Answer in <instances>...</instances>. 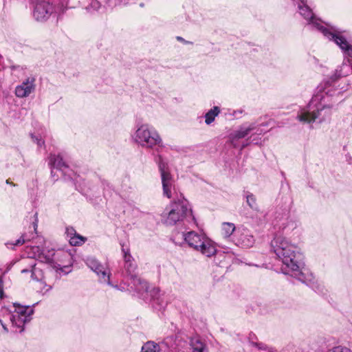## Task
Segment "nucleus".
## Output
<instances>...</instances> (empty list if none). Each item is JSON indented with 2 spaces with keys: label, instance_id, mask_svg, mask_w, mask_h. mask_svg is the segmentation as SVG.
Masks as SVG:
<instances>
[{
  "label": "nucleus",
  "instance_id": "15",
  "mask_svg": "<svg viewBox=\"0 0 352 352\" xmlns=\"http://www.w3.org/2000/svg\"><path fill=\"white\" fill-rule=\"evenodd\" d=\"M255 129L256 124L252 123L248 126L245 125L241 126L239 129L231 133L229 135V139L233 147L239 148L241 150V144L239 143V140L248 136Z\"/></svg>",
  "mask_w": 352,
  "mask_h": 352
},
{
  "label": "nucleus",
  "instance_id": "55",
  "mask_svg": "<svg viewBox=\"0 0 352 352\" xmlns=\"http://www.w3.org/2000/svg\"><path fill=\"white\" fill-rule=\"evenodd\" d=\"M253 336H255V334H253V336H252V333H250V338H253Z\"/></svg>",
  "mask_w": 352,
  "mask_h": 352
},
{
  "label": "nucleus",
  "instance_id": "49",
  "mask_svg": "<svg viewBox=\"0 0 352 352\" xmlns=\"http://www.w3.org/2000/svg\"><path fill=\"white\" fill-rule=\"evenodd\" d=\"M33 226H34V230L36 231V228H37V221L36 220L34 222H33Z\"/></svg>",
  "mask_w": 352,
  "mask_h": 352
},
{
  "label": "nucleus",
  "instance_id": "36",
  "mask_svg": "<svg viewBox=\"0 0 352 352\" xmlns=\"http://www.w3.org/2000/svg\"><path fill=\"white\" fill-rule=\"evenodd\" d=\"M327 352H352L351 349L347 347L338 346H335L331 349H329Z\"/></svg>",
  "mask_w": 352,
  "mask_h": 352
},
{
  "label": "nucleus",
  "instance_id": "34",
  "mask_svg": "<svg viewBox=\"0 0 352 352\" xmlns=\"http://www.w3.org/2000/svg\"><path fill=\"white\" fill-rule=\"evenodd\" d=\"M272 122V120H270L269 122H263L258 125V127L256 126V129H254V130H256L255 133H256L259 135L265 134L266 132L268 131V130L264 129H263V127L269 126Z\"/></svg>",
  "mask_w": 352,
  "mask_h": 352
},
{
  "label": "nucleus",
  "instance_id": "17",
  "mask_svg": "<svg viewBox=\"0 0 352 352\" xmlns=\"http://www.w3.org/2000/svg\"><path fill=\"white\" fill-rule=\"evenodd\" d=\"M214 256V263L220 267H227L231 258L228 252L217 250L215 248V252L212 255Z\"/></svg>",
  "mask_w": 352,
  "mask_h": 352
},
{
  "label": "nucleus",
  "instance_id": "7",
  "mask_svg": "<svg viewBox=\"0 0 352 352\" xmlns=\"http://www.w3.org/2000/svg\"><path fill=\"white\" fill-rule=\"evenodd\" d=\"M184 241L180 244L181 246L188 245L190 248L197 251H199L204 255L210 257L215 252V246L212 241L206 239L195 231H190L182 234Z\"/></svg>",
  "mask_w": 352,
  "mask_h": 352
},
{
  "label": "nucleus",
  "instance_id": "12",
  "mask_svg": "<svg viewBox=\"0 0 352 352\" xmlns=\"http://www.w3.org/2000/svg\"><path fill=\"white\" fill-rule=\"evenodd\" d=\"M136 296L140 298H148L149 297V302L153 308L162 313H163L168 305L166 296L161 292L158 287H154L150 291L148 289L147 293H144L141 297L139 296L138 293H136Z\"/></svg>",
  "mask_w": 352,
  "mask_h": 352
},
{
  "label": "nucleus",
  "instance_id": "10",
  "mask_svg": "<svg viewBox=\"0 0 352 352\" xmlns=\"http://www.w3.org/2000/svg\"><path fill=\"white\" fill-rule=\"evenodd\" d=\"M72 182L75 186L76 189L94 204L100 197V188L98 184H94L90 181H85L78 175L76 176V179Z\"/></svg>",
  "mask_w": 352,
  "mask_h": 352
},
{
  "label": "nucleus",
  "instance_id": "11",
  "mask_svg": "<svg viewBox=\"0 0 352 352\" xmlns=\"http://www.w3.org/2000/svg\"><path fill=\"white\" fill-rule=\"evenodd\" d=\"M294 6H296L299 14L307 21V25L308 28L313 30H316L318 32L320 30V27L324 25L320 24V19L318 18L313 12L312 10L308 6L305 0H291Z\"/></svg>",
  "mask_w": 352,
  "mask_h": 352
},
{
  "label": "nucleus",
  "instance_id": "39",
  "mask_svg": "<svg viewBox=\"0 0 352 352\" xmlns=\"http://www.w3.org/2000/svg\"><path fill=\"white\" fill-rule=\"evenodd\" d=\"M32 138L33 140V141L37 144V145L39 146V147H41L42 145L44 144L45 142L44 140H42V138H38L37 136H35V135H32Z\"/></svg>",
  "mask_w": 352,
  "mask_h": 352
},
{
  "label": "nucleus",
  "instance_id": "5",
  "mask_svg": "<svg viewBox=\"0 0 352 352\" xmlns=\"http://www.w3.org/2000/svg\"><path fill=\"white\" fill-rule=\"evenodd\" d=\"M124 265L123 276L130 280L131 288L138 293L140 297L144 293H147L148 283L141 279L136 273L138 265L131 255H128L124 258Z\"/></svg>",
  "mask_w": 352,
  "mask_h": 352
},
{
  "label": "nucleus",
  "instance_id": "16",
  "mask_svg": "<svg viewBox=\"0 0 352 352\" xmlns=\"http://www.w3.org/2000/svg\"><path fill=\"white\" fill-rule=\"evenodd\" d=\"M179 342L180 340H178L177 335H170L157 343L161 352H177Z\"/></svg>",
  "mask_w": 352,
  "mask_h": 352
},
{
  "label": "nucleus",
  "instance_id": "56",
  "mask_svg": "<svg viewBox=\"0 0 352 352\" xmlns=\"http://www.w3.org/2000/svg\"><path fill=\"white\" fill-rule=\"evenodd\" d=\"M281 174L285 177V173L283 172H281Z\"/></svg>",
  "mask_w": 352,
  "mask_h": 352
},
{
  "label": "nucleus",
  "instance_id": "28",
  "mask_svg": "<svg viewBox=\"0 0 352 352\" xmlns=\"http://www.w3.org/2000/svg\"><path fill=\"white\" fill-rule=\"evenodd\" d=\"M140 352H161V351L157 342L149 340L142 345Z\"/></svg>",
  "mask_w": 352,
  "mask_h": 352
},
{
  "label": "nucleus",
  "instance_id": "47",
  "mask_svg": "<svg viewBox=\"0 0 352 352\" xmlns=\"http://www.w3.org/2000/svg\"><path fill=\"white\" fill-rule=\"evenodd\" d=\"M346 161L348 162L349 164H351V161H352V157L350 155H346Z\"/></svg>",
  "mask_w": 352,
  "mask_h": 352
},
{
  "label": "nucleus",
  "instance_id": "14",
  "mask_svg": "<svg viewBox=\"0 0 352 352\" xmlns=\"http://www.w3.org/2000/svg\"><path fill=\"white\" fill-rule=\"evenodd\" d=\"M232 241L239 247L248 248L253 246L254 238L249 230L239 227L235 230Z\"/></svg>",
  "mask_w": 352,
  "mask_h": 352
},
{
  "label": "nucleus",
  "instance_id": "41",
  "mask_svg": "<svg viewBox=\"0 0 352 352\" xmlns=\"http://www.w3.org/2000/svg\"><path fill=\"white\" fill-rule=\"evenodd\" d=\"M104 1L109 6H116L122 2V0H104Z\"/></svg>",
  "mask_w": 352,
  "mask_h": 352
},
{
  "label": "nucleus",
  "instance_id": "8",
  "mask_svg": "<svg viewBox=\"0 0 352 352\" xmlns=\"http://www.w3.org/2000/svg\"><path fill=\"white\" fill-rule=\"evenodd\" d=\"M133 139L136 143L146 148H153L154 146L164 147L157 131L148 124H142L138 128Z\"/></svg>",
  "mask_w": 352,
  "mask_h": 352
},
{
  "label": "nucleus",
  "instance_id": "21",
  "mask_svg": "<svg viewBox=\"0 0 352 352\" xmlns=\"http://www.w3.org/2000/svg\"><path fill=\"white\" fill-rule=\"evenodd\" d=\"M243 197L246 199V203L248 206L254 211H258L259 207L256 203V199L254 194L252 192L243 190Z\"/></svg>",
  "mask_w": 352,
  "mask_h": 352
},
{
  "label": "nucleus",
  "instance_id": "48",
  "mask_svg": "<svg viewBox=\"0 0 352 352\" xmlns=\"http://www.w3.org/2000/svg\"><path fill=\"white\" fill-rule=\"evenodd\" d=\"M19 67H20L19 65H12V66H11L10 68H11L12 70H15V69H18Z\"/></svg>",
  "mask_w": 352,
  "mask_h": 352
},
{
  "label": "nucleus",
  "instance_id": "23",
  "mask_svg": "<svg viewBox=\"0 0 352 352\" xmlns=\"http://www.w3.org/2000/svg\"><path fill=\"white\" fill-rule=\"evenodd\" d=\"M250 144L255 145H261L262 140L261 137L256 133H252L250 137L244 140L241 146V151L249 146Z\"/></svg>",
  "mask_w": 352,
  "mask_h": 352
},
{
  "label": "nucleus",
  "instance_id": "32",
  "mask_svg": "<svg viewBox=\"0 0 352 352\" xmlns=\"http://www.w3.org/2000/svg\"><path fill=\"white\" fill-rule=\"evenodd\" d=\"M26 241H30V239L25 238V234H23L19 239L14 241H9L6 243L8 248L14 249L15 246L22 245Z\"/></svg>",
  "mask_w": 352,
  "mask_h": 352
},
{
  "label": "nucleus",
  "instance_id": "25",
  "mask_svg": "<svg viewBox=\"0 0 352 352\" xmlns=\"http://www.w3.org/2000/svg\"><path fill=\"white\" fill-rule=\"evenodd\" d=\"M220 111L221 110L219 107H213L205 114V123L207 125L212 124L214 121L215 118L220 113Z\"/></svg>",
  "mask_w": 352,
  "mask_h": 352
},
{
  "label": "nucleus",
  "instance_id": "53",
  "mask_svg": "<svg viewBox=\"0 0 352 352\" xmlns=\"http://www.w3.org/2000/svg\"><path fill=\"white\" fill-rule=\"evenodd\" d=\"M253 336H255V334H253V336H252V333H250V338H253Z\"/></svg>",
  "mask_w": 352,
  "mask_h": 352
},
{
  "label": "nucleus",
  "instance_id": "20",
  "mask_svg": "<svg viewBox=\"0 0 352 352\" xmlns=\"http://www.w3.org/2000/svg\"><path fill=\"white\" fill-rule=\"evenodd\" d=\"M26 317H22L19 315H16L14 314L10 316V321L12 325L16 326L17 328L20 329L19 332L21 333L25 329V324L29 322L30 320Z\"/></svg>",
  "mask_w": 352,
  "mask_h": 352
},
{
  "label": "nucleus",
  "instance_id": "24",
  "mask_svg": "<svg viewBox=\"0 0 352 352\" xmlns=\"http://www.w3.org/2000/svg\"><path fill=\"white\" fill-rule=\"evenodd\" d=\"M35 90V85H29L25 87H16L15 95L19 98H25L28 96L31 93Z\"/></svg>",
  "mask_w": 352,
  "mask_h": 352
},
{
  "label": "nucleus",
  "instance_id": "29",
  "mask_svg": "<svg viewBox=\"0 0 352 352\" xmlns=\"http://www.w3.org/2000/svg\"><path fill=\"white\" fill-rule=\"evenodd\" d=\"M72 262H70L69 265L64 266H61L60 264L56 263L55 264H53L51 269L54 270L56 273L59 274V275H67L72 272Z\"/></svg>",
  "mask_w": 352,
  "mask_h": 352
},
{
  "label": "nucleus",
  "instance_id": "50",
  "mask_svg": "<svg viewBox=\"0 0 352 352\" xmlns=\"http://www.w3.org/2000/svg\"><path fill=\"white\" fill-rule=\"evenodd\" d=\"M6 184H10V185L14 186H16V185H15L14 184H13L12 182H10L8 179V180H6Z\"/></svg>",
  "mask_w": 352,
  "mask_h": 352
},
{
  "label": "nucleus",
  "instance_id": "43",
  "mask_svg": "<svg viewBox=\"0 0 352 352\" xmlns=\"http://www.w3.org/2000/svg\"><path fill=\"white\" fill-rule=\"evenodd\" d=\"M32 269L33 268L30 267V263H29L28 267L23 269L21 272V274H26V273H29V272L32 273Z\"/></svg>",
  "mask_w": 352,
  "mask_h": 352
},
{
  "label": "nucleus",
  "instance_id": "38",
  "mask_svg": "<svg viewBox=\"0 0 352 352\" xmlns=\"http://www.w3.org/2000/svg\"><path fill=\"white\" fill-rule=\"evenodd\" d=\"M78 234L76 231V230L72 227L69 226L67 227L65 229V234L67 236V238H68V240L71 238V236L76 235Z\"/></svg>",
  "mask_w": 352,
  "mask_h": 352
},
{
  "label": "nucleus",
  "instance_id": "6",
  "mask_svg": "<svg viewBox=\"0 0 352 352\" xmlns=\"http://www.w3.org/2000/svg\"><path fill=\"white\" fill-rule=\"evenodd\" d=\"M189 214L192 220L195 221V217L192 214V210L189 208L188 201L183 198L174 201L170 205V210L167 214L163 216L162 223L168 226H172L177 223L182 221Z\"/></svg>",
  "mask_w": 352,
  "mask_h": 352
},
{
  "label": "nucleus",
  "instance_id": "37",
  "mask_svg": "<svg viewBox=\"0 0 352 352\" xmlns=\"http://www.w3.org/2000/svg\"><path fill=\"white\" fill-rule=\"evenodd\" d=\"M35 78L34 77H29L25 80H24L21 85H17L16 87H26L29 85H34Z\"/></svg>",
  "mask_w": 352,
  "mask_h": 352
},
{
  "label": "nucleus",
  "instance_id": "45",
  "mask_svg": "<svg viewBox=\"0 0 352 352\" xmlns=\"http://www.w3.org/2000/svg\"><path fill=\"white\" fill-rule=\"evenodd\" d=\"M3 281L0 280V298H3Z\"/></svg>",
  "mask_w": 352,
  "mask_h": 352
},
{
  "label": "nucleus",
  "instance_id": "26",
  "mask_svg": "<svg viewBox=\"0 0 352 352\" xmlns=\"http://www.w3.org/2000/svg\"><path fill=\"white\" fill-rule=\"evenodd\" d=\"M236 229L235 225L232 223L223 222L221 226L222 234L225 238L233 236Z\"/></svg>",
  "mask_w": 352,
  "mask_h": 352
},
{
  "label": "nucleus",
  "instance_id": "18",
  "mask_svg": "<svg viewBox=\"0 0 352 352\" xmlns=\"http://www.w3.org/2000/svg\"><path fill=\"white\" fill-rule=\"evenodd\" d=\"M55 255L56 253L54 249L46 251L43 248L38 254V259L42 263H47L49 265V267L51 268L53 266V264L56 263L54 261Z\"/></svg>",
  "mask_w": 352,
  "mask_h": 352
},
{
  "label": "nucleus",
  "instance_id": "19",
  "mask_svg": "<svg viewBox=\"0 0 352 352\" xmlns=\"http://www.w3.org/2000/svg\"><path fill=\"white\" fill-rule=\"evenodd\" d=\"M38 302L34 304L32 306L30 305H21L19 303H14V314L19 315L22 317H26L28 316V318L31 320V316L34 314V309L32 308L35 305H37Z\"/></svg>",
  "mask_w": 352,
  "mask_h": 352
},
{
  "label": "nucleus",
  "instance_id": "3",
  "mask_svg": "<svg viewBox=\"0 0 352 352\" xmlns=\"http://www.w3.org/2000/svg\"><path fill=\"white\" fill-rule=\"evenodd\" d=\"M48 165L51 170V177L57 181L63 177L65 181L72 182L76 179V173L72 170L60 153H50L48 157Z\"/></svg>",
  "mask_w": 352,
  "mask_h": 352
},
{
  "label": "nucleus",
  "instance_id": "51",
  "mask_svg": "<svg viewBox=\"0 0 352 352\" xmlns=\"http://www.w3.org/2000/svg\"><path fill=\"white\" fill-rule=\"evenodd\" d=\"M68 254L70 256V259L73 261V254H72L71 251L69 252H68Z\"/></svg>",
  "mask_w": 352,
  "mask_h": 352
},
{
  "label": "nucleus",
  "instance_id": "54",
  "mask_svg": "<svg viewBox=\"0 0 352 352\" xmlns=\"http://www.w3.org/2000/svg\"><path fill=\"white\" fill-rule=\"evenodd\" d=\"M253 336H255V334H253V336H252V333H250V338H253Z\"/></svg>",
  "mask_w": 352,
  "mask_h": 352
},
{
  "label": "nucleus",
  "instance_id": "35",
  "mask_svg": "<svg viewBox=\"0 0 352 352\" xmlns=\"http://www.w3.org/2000/svg\"><path fill=\"white\" fill-rule=\"evenodd\" d=\"M120 244L121 245V248H122L121 250L123 253V258H125L126 256L131 255L130 253V248H129V246L126 244H125L124 242L120 241Z\"/></svg>",
  "mask_w": 352,
  "mask_h": 352
},
{
  "label": "nucleus",
  "instance_id": "2",
  "mask_svg": "<svg viewBox=\"0 0 352 352\" xmlns=\"http://www.w3.org/2000/svg\"><path fill=\"white\" fill-rule=\"evenodd\" d=\"M352 69V63L343 64L318 86L309 102L298 113L296 119L303 124H320L330 119L333 104L342 101V91L336 88L337 81Z\"/></svg>",
  "mask_w": 352,
  "mask_h": 352
},
{
  "label": "nucleus",
  "instance_id": "46",
  "mask_svg": "<svg viewBox=\"0 0 352 352\" xmlns=\"http://www.w3.org/2000/svg\"><path fill=\"white\" fill-rule=\"evenodd\" d=\"M101 185L103 187V190H105L106 186H109V184L106 182L104 180H101Z\"/></svg>",
  "mask_w": 352,
  "mask_h": 352
},
{
  "label": "nucleus",
  "instance_id": "1",
  "mask_svg": "<svg viewBox=\"0 0 352 352\" xmlns=\"http://www.w3.org/2000/svg\"><path fill=\"white\" fill-rule=\"evenodd\" d=\"M283 204L276 209L273 222L277 233L272 240L270 246L277 258L282 262L281 270L284 274L289 275L311 288L314 292L322 294L323 287L319 285L305 263V256L299 248L292 243L282 234L289 235L297 228V218L290 214L293 203L289 194L281 197Z\"/></svg>",
  "mask_w": 352,
  "mask_h": 352
},
{
  "label": "nucleus",
  "instance_id": "30",
  "mask_svg": "<svg viewBox=\"0 0 352 352\" xmlns=\"http://www.w3.org/2000/svg\"><path fill=\"white\" fill-rule=\"evenodd\" d=\"M190 345L192 346V352H208L205 344L198 339L191 340Z\"/></svg>",
  "mask_w": 352,
  "mask_h": 352
},
{
  "label": "nucleus",
  "instance_id": "33",
  "mask_svg": "<svg viewBox=\"0 0 352 352\" xmlns=\"http://www.w3.org/2000/svg\"><path fill=\"white\" fill-rule=\"evenodd\" d=\"M85 263L92 271H96V269L100 267V263L94 257H87L85 260Z\"/></svg>",
  "mask_w": 352,
  "mask_h": 352
},
{
  "label": "nucleus",
  "instance_id": "22",
  "mask_svg": "<svg viewBox=\"0 0 352 352\" xmlns=\"http://www.w3.org/2000/svg\"><path fill=\"white\" fill-rule=\"evenodd\" d=\"M100 278V281L104 283L108 284L109 285H111V283L110 281V274L107 272L104 267L100 263V267L96 269V271H94Z\"/></svg>",
  "mask_w": 352,
  "mask_h": 352
},
{
  "label": "nucleus",
  "instance_id": "31",
  "mask_svg": "<svg viewBox=\"0 0 352 352\" xmlns=\"http://www.w3.org/2000/svg\"><path fill=\"white\" fill-rule=\"evenodd\" d=\"M87 239L85 236H83L78 233L74 236H71L69 239V244L72 246H79L82 245L85 241H87Z\"/></svg>",
  "mask_w": 352,
  "mask_h": 352
},
{
  "label": "nucleus",
  "instance_id": "40",
  "mask_svg": "<svg viewBox=\"0 0 352 352\" xmlns=\"http://www.w3.org/2000/svg\"><path fill=\"white\" fill-rule=\"evenodd\" d=\"M90 6L94 10H98L100 8L101 3L98 0H91Z\"/></svg>",
  "mask_w": 352,
  "mask_h": 352
},
{
  "label": "nucleus",
  "instance_id": "9",
  "mask_svg": "<svg viewBox=\"0 0 352 352\" xmlns=\"http://www.w3.org/2000/svg\"><path fill=\"white\" fill-rule=\"evenodd\" d=\"M154 161L157 164L161 175L163 195L167 198L171 197V188L173 184V178L168 170L167 162L161 155H154Z\"/></svg>",
  "mask_w": 352,
  "mask_h": 352
},
{
  "label": "nucleus",
  "instance_id": "42",
  "mask_svg": "<svg viewBox=\"0 0 352 352\" xmlns=\"http://www.w3.org/2000/svg\"><path fill=\"white\" fill-rule=\"evenodd\" d=\"M176 39H177L178 41L182 42V43H184V44H185V45L192 44V43H193L192 41H186V40H185L183 37L179 36H177L176 37Z\"/></svg>",
  "mask_w": 352,
  "mask_h": 352
},
{
  "label": "nucleus",
  "instance_id": "57",
  "mask_svg": "<svg viewBox=\"0 0 352 352\" xmlns=\"http://www.w3.org/2000/svg\"><path fill=\"white\" fill-rule=\"evenodd\" d=\"M36 248L38 249V252H39V247H36Z\"/></svg>",
  "mask_w": 352,
  "mask_h": 352
},
{
  "label": "nucleus",
  "instance_id": "4",
  "mask_svg": "<svg viewBox=\"0 0 352 352\" xmlns=\"http://www.w3.org/2000/svg\"><path fill=\"white\" fill-rule=\"evenodd\" d=\"M323 27H320V32L329 41L333 42L341 50L342 53L348 50L352 44V37L346 30L340 28L329 23H324Z\"/></svg>",
  "mask_w": 352,
  "mask_h": 352
},
{
  "label": "nucleus",
  "instance_id": "13",
  "mask_svg": "<svg viewBox=\"0 0 352 352\" xmlns=\"http://www.w3.org/2000/svg\"><path fill=\"white\" fill-rule=\"evenodd\" d=\"M33 4V17L37 21L47 20L54 12V7L47 0H32Z\"/></svg>",
  "mask_w": 352,
  "mask_h": 352
},
{
  "label": "nucleus",
  "instance_id": "52",
  "mask_svg": "<svg viewBox=\"0 0 352 352\" xmlns=\"http://www.w3.org/2000/svg\"><path fill=\"white\" fill-rule=\"evenodd\" d=\"M247 265H250V266H256V267H258V265H254L252 263H247Z\"/></svg>",
  "mask_w": 352,
  "mask_h": 352
},
{
  "label": "nucleus",
  "instance_id": "27",
  "mask_svg": "<svg viewBox=\"0 0 352 352\" xmlns=\"http://www.w3.org/2000/svg\"><path fill=\"white\" fill-rule=\"evenodd\" d=\"M30 267H32L31 278L38 282H41L44 279V272L42 269L36 267V263L32 261Z\"/></svg>",
  "mask_w": 352,
  "mask_h": 352
},
{
  "label": "nucleus",
  "instance_id": "44",
  "mask_svg": "<svg viewBox=\"0 0 352 352\" xmlns=\"http://www.w3.org/2000/svg\"><path fill=\"white\" fill-rule=\"evenodd\" d=\"M252 344L254 346H257L259 349H265V344L263 343H258V342H252Z\"/></svg>",
  "mask_w": 352,
  "mask_h": 352
}]
</instances>
